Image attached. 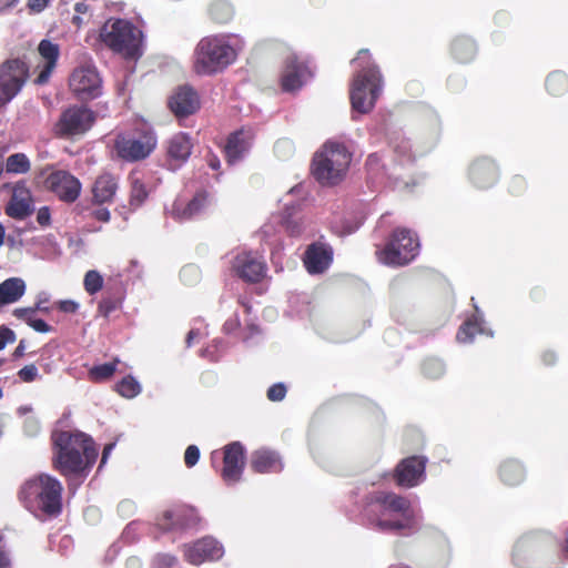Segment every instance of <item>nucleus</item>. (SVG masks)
Returning <instances> with one entry per match:
<instances>
[{"mask_svg":"<svg viewBox=\"0 0 568 568\" xmlns=\"http://www.w3.org/2000/svg\"><path fill=\"white\" fill-rule=\"evenodd\" d=\"M83 285L84 290L90 295H93L101 291V288L103 287V277L98 271H88L84 275Z\"/></svg>","mask_w":568,"mask_h":568,"instance_id":"42","label":"nucleus"},{"mask_svg":"<svg viewBox=\"0 0 568 568\" xmlns=\"http://www.w3.org/2000/svg\"><path fill=\"white\" fill-rule=\"evenodd\" d=\"M90 215L94 220H97L99 222H103V223H108L111 219L110 211L106 207H101V206L92 210Z\"/></svg>","mask_w":568,"mask_h":568,"instance_id":"51","label":"nucleus"},{"mask_svg":"<svg viewBox=\"0 0 568 568\" xmlns=\"http://www.w3.org/2000/svg\"><path fill=\"white\" fill-rule=\"evenodd\" d=\"M30 77L28 63L19 58L0 64V110L12 101Z\"/></svg>","mask_w":568,"mask_h":568,"instance_id":"9","label":"nucleus"},{"mask_svg":"<svg viewBox=\"0 0 568 568\" xmlns=\"http://www.w3.org/2000/svg\"><path fill=\"white\" fill-rule=\"evenodd\" d=\"M176 557L169 554L158 556V562L166 568L173 567L176 564Z\"/></svg>","mask_w":568,"mask_h":568,"instance_id":"56","label":"nucleus"},{"mask_svg":"<svg viewBox=\"0 0 568 568\" xmlns=\"http://www.w3.org/2000/svg\"><path fill=\"white\" fill-rule=\"evenodd\" d=\"M419 252V241L412 230L396 227L389 235L386 244L376 250L377 260L388 266H404L409 264Z\"/></svg>","mask_w":568,"mask_h":568,"instance_id":"8","label":"nucleus"},{"mask_svg":"<svg viewBox=\"0 0 568 568\" xmlns=\"http://www.w3.org/2000/svg\"><path fill=\"white\" fill-rule=\"evenodd\" d=\"M200 459V449L195 445H190L186 447L184 453V463L186 467L191 468L197 464Z\"/></svg>","mask_w":568,"mask_h":568,"instance_id":"48","label":"nucleus"},{"mask_svg":"<svg viewBox=\"0 0 568 568\" xmlns=\"http://www.w3.org/2000/svg\"><path fill=\"white\" fill-rule=\"evenodd\" d=\"M223 555V547L212 537H205L192 545L184 546V557L192 565L206 560H217Z\"/></svg>","mask_w":568,"mask_h":568,"instance_id":"21","label":"nucleus"},{"mask_svg":"<svg viewBox=\"0 0 568 568\" xmlns=\"http://www.w3.org/2000/svg\"><path fill=\"white\" fill-rule=\"evenodd\" d=\"M477 53L476 42L467 36H457L450 42V54L459 63L470 62Z\"/></svg>","mask_w":568,"mask_h":568,"instance_id":"31","label":"nucleus"},{"mask_svg":"<svg viewBox=\"0 0 568 568\" xmlns=\"http://www.w3.org/2000/svg\"><path fill=\"white\" fill-rule=\"evenodd\" d=\"M206 163L207 165L212 169V170H215L217 171L220 168H221V162H220V159L217 158L216 154H214L213 152H207L206 156Z\"/></svg>","mask_w":568,"mask_h":568,"instance_id":"57","label":"nucleus"},{"mask_svg":"<svg viewBox=\"0 0 568 568\" xmlns=\"http://www.w3.org/2000/svg\"><path fill=\"white\" fill-rule=\"evenodd\" d=\"M529 295L534 302H540L545 296V291L540 287H535L530 291Z\"/></svg>","mask_w":568,"mask_h":568,"instance_id":"59","label":"nucleus"},{"mask_svg":"<svg viewBox=\"0 0 568 568\" xmlns=\"http://www.w3.org/2000/svg\"><path fill=\"white\" fill-rule=\"evenodd\" d=\"M303 262L310 274H322L333 262V248L327 243L314 242L307 246Z\"/></svg>","mask_w":568,"mask_h":568,"instance_id":"22","label":"nucleus"},{"mask_svg":"<svg viewBox=\"0 0 568 568\" xmlns=\"http://www.w3.org/2000/svg\"><path fill=\"white\" fill-rule=\"evenodd\" d=\"M18 376L24 383H32L38 378L39 372L34 364H30L22 367L18 372Z\"/></svg>","mask_w":568,"mask_h":568,"instance_id":"46","label":"nucleus"},{"mask_svg":"<svg viewBox=\"0 0 568 568\" xmlns=\"http://www.w3.org/2000/svg\"><path fill=\"white\" fill-rule=\"evenodd\" d=\"M31 164L24 153H14L8 156L6 171L8 173L23 174L30 171Z\"/></svg>","mask_w":568,"mask_h":568,"instance_id":"38","label":"nucleus"},{"mask_svg":"<svg viewBox=\"0 0 568 568\" xmlns=\"http://www.w3.org/2000/svg\"><path fill=\"white\" fill-rule=\"evenodd\" d=\"M169 108L178 118H185L200 109L197 93L190 87L179 88L169 100Z\"/></svg>","mask_w":568,"mask_h":568,"instance_id":"24","label":"nucleus"},{"mask_svg":"<svg viewBox=\"0 0 568 568\" xmlns=\"http://www.w3.org/2000/svg\"><path fill=\"white\" fill-rule=\"evenodd\" d=\"M286 392H287L286 386L283 383H277V384L272 385L267 389L266 395L271 402H280V400L284 399Z\"/></svg>","mask_w":568,"mask_h":568,"instance_id":"47","label":"nucleus"},{"mask_svg":"<svg viewBox=\"0 0 568 568\" xmlns=\"http://www.w3.org/2000/svg\"><path fill=\"white\" fill-rule=\"evenodd\" d=\"M52 442V468L65 478L87 475L98 458L94 440L84 433L61 430Z\"/></svg>","mask_w":568,"mask_h":568,"instance_id":"1","label":"nucleus"},{"mask_svg":"<svg viewBox=\"0 0 568 568\" xmlns=\"http://www.w3.org/2000/svg\"><path fill=\"white\" fill-rule=\"evenodd\" d=\"M34 211L31 191L26 182L20 181L14 184L12 195L7 204L4 212L14 220H24Z\"/></svg>","mask_w":568,"mask_h":568,"instance_id":"20","label":"nucleus"},{"mask_svg":"<svg viewBox=\"0 0 568 568\" xmlns=\"http://www.w3.org/2000/svg\"><path fill=\"white\" fill-rule=\"evenodd\" d=\"M199 523V516L193 507L179 505L166 509L158 518V526L165 531L183 530L195 526Z\"/></svg>","mask_w":568,"mask_h":568,"instance_id":"17","label":"nucleus"},{"mask_svg":"<svg viewBox=\"0 0 568 568\" xmlns=\"http://www.w3.org/2000/svg\"><path fill=\"white\" fill-rule=\"evenodd\" d=\"M88 4H85L84 2H77L75 6H74V10L78 14H75L73 18H72V23L80 28L81 23H82V19L80 18L79 14H84L88 12Z\"/></svg>","mask_w":568,"mask_h":568,"instance_id":"52","label":"nucleus"},{"mask_svg":"<svg viewBox=\"0 0 568 568\" xmlns=\"http://www.w3.org/2000/svg\"><path fill=\"white\" fill-rule=\"evenodd\" d=\"M100 40L124 59H138L142 54L143 33L128 20H108L100 30Z\"/></svg>","mask_w":568,"mask_h":568,"instance_id":"7","label":"nucleus"},{"mask_svg":"<svg viewBox=\"0 0 568 568\" xmlns=\"http://www.w3.org/2000/svg\"><path fill=\"white\" fill-rule=\"evenodd\" d=\"M38 51L40 57L44 60V63L37 67L40 71L34 79V84L43 85L49 82L51 74L57 67L60 50L58 44L44 39L39 43Z\"/></svg>","mask_w":568,"mask_h":568,"instance_id":"25","label":"nucleus"},{"mask_svg":"<svg viewBox=\"0 0 568 568\" xmlns=\"http://www.w3.org/2000/svg\"><path fill=\"white\" fill-rule=\"evenodd\" d=\"M24 351H26V344H24V341H23V339H21V341L19 342V345L16 347V349H14V352H13L12 356H13L14 358H20V357H22V356L24 355Z\"/></svg>","mask_w":568,"mask_h":568,"instance_id":"62","label":"nucleus"},{"mask_svg":"<svg viewBox=\"0 0 568 568\" xmlns=\"http://www.w3.org/2000/svg\"><path fill=\"white\" fill-rule=\"evenodd\" d=\"M39 310V311H47L45 307H42L41 306V302H39L36 307H21V308H16L13 311V315L19 318V320H22L24 321L28 325H30V323L32 322V320L34 318L32 315L33 313Z\"/></svg>","mask_w":568,"mask_h":568,"instance_id":"45","label":"nucleus"},{"mask_svg":"<svg viewBox=\"0 0 568 568\" xmlns=\"http://www.w3.org/2000/svg\"><path fill=\"white\" fill-rule=\"evenodd\" d=\"M148 195L144 183L140 179H133L131 182L130 205L139 207L146 200Z\"/></svg>","mask_w":568,"mask_h":568,"instance_id":"39","label":"nucleus"},{"mask_svg":"<svg viewBox=\"0 0 568 568\" xmlns=\"http://www.w3.org/2000/svg\"><path fill=\"white\" fill-rule=\"evenodd\" d=\"M306 73V67L297 62L295 59H288L285 63L281 87L285 92L298 90L303 85V78Z\"/></svg>","mask_w":568,"mask_h":568,"instance_id":"30","label":"nucleus"},{"mask_svg":"<svg viewBox=\"0 0 568 568\" xmlns=\"http://www.w3.org/2000/svg\"><path fill=\"white\" fill-rule=\"evenodd\" d=\"M37 222L41 225V226H48L50 225V222H51V213H50V210L48 206H43L41 207L39 211H38V214H37Z\"/></svg>","mask_w":568,"mask_h":568,"instance_id":"53","label":"nucleus"},{"mask_svg":"<svg viewBox=\"0 0 568 568\" xmlns=\"http://www.w3.org/2000/svg\"><path fill=\"white\" fill-rule=\"evenodd\" d=\"M114 447H115V443H110V444L104 446L103 452H102L100 467L106 463L108 457H109V455L111 454V452L113 450Z\"/></svg>","mask_w":568,"mask_h":568,"instance_id":"60","label":"nucleus"},{"mask_svg":"<svg viewBox=\"0 0 568 568\" xmlns=\"http://www.w3.org/2000/svg\"><path fill=\"white\" fill-rule=\"evenodd\" d=\"M29 326L39 333H49L52 329L51 326L41 318H33Z\"/></svg>","mask_w":568,"mask_h":568,"instance_id":"55","label":"nucleus"},{"mask_svg":"<svg viewBox=\"0 0 568 568\" xmlns=\"http://www.w3.org/2000/svg\"><path fill=\"white\" fill-rule=\"evenodd\" d=\"M95 121L94 112L83 105H73L64 110L55 124L60 136L72 138L88 132Z\"/></svg>","mask_w":568,"mask_h":568,"instance_id":"11","label":"nucleus"},{"mask_svg":"<svg viewBox=\"0 0 568 568\" xmlns=\"http://www.w3.org/2000/svg\"><path fill=\"white\" fill-rule=\"evenodd\" d=\"M468 176L471 183L480 190L493 186L499 179V169L494 160L478 158L470 164Z\"/></svg>","mask_w":568,"mask_h":568,"instance_id":"23","label":"nucleus"},{"mask_svg":"<svg viewBox=\"0 0 568 568\" xmlns=\"http://www.w3.org/2000/svg\"><path fill=\"white\" fill-rule=\"evenodd\" d=\"M197 335V333L193 329H191L189 333H187V336H186V344L190 346L192 344V341L193 338Z\"/></svg>","mask_w":568,"mask_h":568,"instance_id":"64","label":"nucleus"},{"mask_svg":"<svg viewBox=\"0 0 568 568\" xmlns=\"http://www.w3.org/2000/svg\"><path fill=\"white\" fill-rule=\"evenodd\" d=\"M232 270L243 281L258 283L265 276L266 266L257 254L244 251L233 258Z\"/></svg>","mask_w":568,"mask_h":568,"instance_id":"18","label":"nucleus"},{"mask_svg":"<svg viewBox=\"0 0 568 568\" xmlns=\"http://www.w3.org/2000/svg\"><path fill=\"white\" fill-rule=\"evenodd\" d=\"M252 135L245 130H239L231 133L227 138L224 153L227 163L233 164L242 159V156L251 148Z\"/></svg>","mask_w":568,"mask_h":568,"instance_id":"27","label":"nucleus"},{"mask_svg":"<svg viewBox=\"0 0 568 568\" xmlns=\"http://www.w3.org/2000/svg\"><path fill=\"white\" fill-rule=\"evenodd\" d=\"M26 292V283L20 277H10L0 283V307L18 302Z\"/></svg>","mask_w":568,"mask_h":568,"instance_id":"32","label":"nucleus"},{"mask_svg":"<svg viewBox=\"0 0 568 568\" xmlns=\"http://www.w3.org/2000/svg\"><path fill=\"white\" fill-rule=\"evenodd\" d=\"M282 226L287 235L298 237L304 233L305 226L302 219H293L287 216L283 220Z\"/></svg>","mask_w":568,"mask_h":568,"instance_id":"43","label":"nucleus"},{"mask_svg":"<svg viewBox=\"0 0 568 568\" xmlns=\"http://www.w3.org/2000/svg\"><path fill=\"white\" fill-rule=\"evenodd\" d=\"M49 2L50 0H29L28 8L30 12L39 13L48 7Z\"/></svg>","mask_w":568,"mask_h":568,"instance_id":"54","label":"nucleus"},{"mask_svg":"<svg viewBox=\"0 0 568 568\" xmlns=\"http://www.w3.org/2000/svg\"><path fill=\"white\" fill-rule=\"evenodd\" d=\"M44 186L52 192L60 201L65 203L75 202L81 193V182L64 170L51 172L44 180Z\"/></svg>","mask_w":568,"mask_h":568,"instance_id":"15","label":"nucleus"},{"mask_svg":"<svg viewBox=\"0 0 568 568\" xmlns=\"http://www.w3.org/2000/svg\"><path fill=\"white\" fill-rule=\"evenodd\" d=\"M546 89L554 97L565 94L568 91V77L561 71L551 72L546 79Z\"/></svg>","mask_w":568,"mask_h":568,"instance_id":"36","label":"nucleus"},{"mask_svg":"<svg viewBox=\"0 0 568 568\" xmlns=\"http://www.w3.org/2000/svg\"><path fill=\"white\" fill-rule=\"evenodd\" d=\"M16 339V333L11 328L4 325L0 326V351L3 349L8 343H13Z\"/></svg>","mask_w":568,"mask_h":568,"instance_id":"49","label":"nucleus"},{"mask_svg":"<svg viewBox=\"0 0 568 568\" xmlns=\"http://www.w3.org/2000/svg\"><path fill=\"white\" fill-rule=\"evenodd\" d=\"M527 191V182L523 175L516 174L508 182V192L514 196H521Z\"/></svg>","mask_w":568,"mask_h":568,"instance_id":"44","label":"nucleus"},{"mask_svg":"<svg viewBox=\"0 0 568 568\" xmlns=\"http://www.w3.org/2000/svg\"><path fill=\"white\" fill-rule=\"evenodd\" d=\"M62 484L57 478L40 474L21 485L18 498L31 513L57 517L62 511Z\"/></svg>","mask_w":568,"mask_h":568,"instance_id":"4","label":"nucleus"},{"mask_svg":"<svg viewBox=\"0 0 568 568\" xmlns=\"http://www.w3.org/2000/svg\"><path fill=\"white\" fill-rule=\"evenodd\" d=\"M483 332V321L476 315L468 317L458 328L456 338L459 343H470Z\"/></svg>","mask_w":568,"mask_h":568,"instance_id":"35","label":"nucleus"},{"mask_svg":"<svg viewBox=\"0 0 568 568\" xmlns=\"http://www.w3.org/2000/svg\"><path fill=\"white\" fill-rule=\"evenodd\" d=\"M352 162L348 148L338 141L328 140L315 152L311 171L322 185H336L346 175Z\"/></svg>","mask_w":568,"mask_h":568,"instance_id":"5","label":"nucleus"},{"mask_svg":"<svg viewBox=\"0 0 568 568\" xmlns=\"http://www.w3.org/2000/svg\"><path fill=\"white\" fill-rule=\"evenodd\" d=\"M250 465L252 470L257 474L278 473L283 469L280 455L266 448L253 452Z\"/></svg>","mask_w":568,"mask_h":568,"instance_id":"26","label":"nucleus"},{"mask_svg":"<svg viewBox=\"0 0 568 568\" xmlns=\"http://www.w3.org/2000/svg\"><path fill=\"white\" fill-rule=\"evenodd\" d=\"M57 308L63 313L74 314L79 310V304L72 300L57 302Z\"/></svg>","mask_w":568,"mask_h":568,"instance_id":"50","label":"nucleus"},{"mask_svg":"<svg viewBox=\"0 0 568 568\" xmlns=\"http://www.w3.org/2000/svg\"><path fill=\"white\" fill-rule=\"evenodd\" d=\"M224 331L226 333H232L234 332L235 329H237L240 327V320H239V316L235 315L234 318H230L227 320L225 323H224Z\"/></svg>","mask_w":568,"mask_h":568,"instance_id":"58","label":"nucleus"},{"mask_svg":"<svg viewBox=\"0 0 568 568\" xmlns=\"http://www.w3.org/2000/svg\"><path fill=\"white\" fill-rule=\"evenodd\" d=\"M359 70L354 74L349 99L352 108L359 113H368L375 106L383 88V75L373 61L368 49H361L352 61Z\"/></svg>","mask_w":568,"mask_h":568,"instance_id":"3","label":"nucleus"},{"mask_svg":"<svg viewBox=\"0 0 568 568\" xmlns=\"http://www.w3.org/2000/svg\"><path fill=\"white\" fill-rule=\"evenodd\" d=\"M191 136L185 132H178L165 141L164 166L170 171L182 168L190 159L193 150Z\"/></svg>","mask_w":568,"mask_h":568,"instance_id":"16","label":"nucleus"},{"mask_svg":"<svg viewBox=\"0 0 568 568\" xmlns=\"http://www.w3.org/2000/svg\"><path fill=\"white\" fill-rule=\"evenodd\" d=\"M367 515L381 531L410 530L415 526L410 500L393 491L376 493L367 506Z\"/></svg>","mask_w":568,"mask_h":568,"instance_id":"2","label":"nucleus"},{"mask_svg":"<svg viewBox=\"0 0 568 568\" xmlns=\"http://www.w3.org/2000/svg\"><path fill=\"white\" fill-rule=\"evenodd\" d=\"M499 478L508 486H516L526 478V470L517 459H506L499 466Z\"/></svg>","mask_w":568,"mask_h":568,"instance_id":"33","label":"nucleus"},{"mask_svg":"<svg viewBox=\"0 0 568 568\" xmlns=\"http://www.w3.org/2000/svg\"><path fill=\"white\" fill-rule=\"evenodd\" d=\"M236 57V51L230 44L227 36H206L194 49L193 71L199 75H213L232 64Z\"/></svg>","mask_w":568,"mask_h":568,"instance_id":"6","label":"nucleus"},{"mask_svg":"<svg viewBox=\"0 0 568 568\" xmlns=\"http://www.w3.org/2000/svg\"><path fill=\"white\" fill-rule=\"evenodd\" d=\"M125 298V288L122 283H116L113 286H109L104 293V296L99 302L98 313L109 318L115 311L122 308L123 301Z\"/></svg>","mask_w":568,"mask_h":568,"instance_id":"29","label":"nucleus"},{"mask_svg":"<svg viewBox=\"0 0 568 568\" xmlns=\"http://www.w3.org/2000/svg\"><path fill=\"white\" fill-rule=\"evenodd\" d=\"M207 14L213 22L225 24L234 18L235 9L227 0H213L209 4Z\"/></svg>","mask_w":568,"mask_h":568,"instance_id":"34","label":"nucleus"},{"mask_svg":"<svg viewBox=\"0 0 568 568\" xmlns=\"http://www.w3.org/2000/svg\"><path fill=\"white\" fill-rule=\"evenodd\" d=\"M155 146L156 136L152 132H142L138 136L120 134L114 142L118 156L128 162L144 160Z\"/></svg>","mask_w":568,"mask_h":568,"instance_id":"10","label":"nucleus"},{"mask_svg":"<svg viewBox=\"0 0 568 568\" xmlns=\"http://www.w3.org/2000/svg\"><path fill=\"white\" fill-rule=\"evenodd\" d=\"M222 457L220 475L227 485H234L241 480L245 467V448L240 442L225 445L222 453L213 452L211 459Z\"/></svg>","mask_w":568,"mask_h":568,"instance_id":"13","label":"nucleus"},{"mask_svg":"<svg viewBox=\"0 0 568 568\" xmlns=\"http://www.w3.org/2000/svg\"><path fill=\"white\" fill-rule=\"evenodd\" d=\"M18 0H0V12L12 7Z\"/></svg>","mask_w":568,"mask_h":568,"instance_id":"63","label":"nucleus"},{"mask_svg":"<svg viewBox=\"0 0 568 568\" xmlns=\"http://www.w3.org/2000/svg\"><path fill=\"white\" fill-rule=\"evenodd\" d=\"M212 203V196L206 190L197 191L189 201L175 200L170 211L173 219L184 221L204 213Z\"/></svg>","mask_w":568,"mask_h":568,"instance_id":"19","label":"nucleus"},{"mask_svg":"<svg viewBox=\"0 0 568 568\" xmlns=\"http://www.w3.org/2000/svg\"><path fill=\"white\" fill-rule=\"evenodd\" d=\"M118 364L119 359L115 358L113 362L93 366L89 371L90 381L100 383L110 379L114 375Z\"/></svg>","mask_w":568,"mask_h":568,"instance_id":"37","label":"nucleus"},{"mask_svg":"<svg viewBox=\"0 0 568 568\" xmlns=\"http://www.w3.org/2000/svg\"><path fill=\"white\" fill-rule=\"evenodd\" d=\"M427 457L414 455L402 459L393 471V479L398 487L413 488L425 479Z\"/></svg>","mask_w":568,"mask_h":568,"instance_id":"14","label":"nucleus"},{"mask_svg":"<svg viewBox=\"0 0 568 568\" xmlns=\"http://www.w3.org/2000/svg\"><path fill=\"white\" fill-rule=\"evenodd\" d=\"M69 87L79 100L89 101L101 95L102 80L94 65L83 64L72 71Z\"/></svg>","mask_w":568,"mask_h":568,"instance_id":"12","label":"nucleus"},{"mask_svg":"<svg viewBox=\"0 0 568 568\" xmlns=\"http://www.w3.org/2000/svg\"><path fill=\"white\" fill-rule=\"evenodd\" d=\"M115 389L121 396L132 398L140 393L141 387L132 376H125L116 384Z\"/></svg>","mask_w":568,"mask_h":568,"instance_id":"40","label":"nucleus"},{"mask_svg":"<svg viewBox=\"0 0 568 568\" xmlns=\"http://www.w3.org/2000/svg\"><path fill=\"white\" fill-rule=\"evenodd\" d=\"M394 152L397 155V159L400 163L404 162H413L415 160V154L413 151L412 143L406 139L397 140L394 143Z\"/></svg>","mask_w":568,"mask_h":568,"instance_id":"41","label":"nucleus"},{"mask_svg":"<svg viewBox=\"0 0 568 568\" xmlns=\"http://www.w3.org/2000/svg\"><path fill=\"white\" fill-rule=\"evenodd\" d=\"M118 190L116 179L110 173H103L97 178L92 186V201L102 205L114 200Z\"/></svg>","mask_w":568,"mask_h":568,"instance_id":"28","label":"nucleus"},{"mask_svg":"<svg viewBox=\"0 0 568 568\" xmlns=\"http://www.w3.org/2000/svg\"><path fill=\"white\" fill-rule=\"evenodd\" d=\"M381 162V158L378 156V154L376 153H373V154H369L367 160H366V166L373 169L374 166L378 165Z\"/></svg>","mask_w":568,"mask_h":568,"instance_id":"61","label":"nucleus"}]
</instances>
